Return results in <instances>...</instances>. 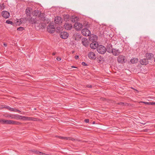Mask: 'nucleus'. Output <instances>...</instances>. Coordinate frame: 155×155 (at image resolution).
I'll list each match as a JSON object with an SVG mask.
<instances>
[{"mask_svg": "<svg viewBox=\"0 0 155 155\" xmlns=\"http://www.w3.org/2000/svg\"><path fill=\"white\" fill-rule=\"evenodd\" d=\"M97 37L96 35H92L91 36H90L89 37V39L90 41H96V40H97Z\"/></svg>", "mask_w": 155, "mask_h": 155, "instance_id": "nucleus-20", "label": "nucleus"}, {"mask_svg": "<svg viewBox=\"0 0 155 155\" xmlns=\"http://www.w3.org/2000/svg\"><path fill=\"white\" fill-rule=\"evenodd\" d=\"M98 44L96 41H93L90 45V47L92 49H95L98 47Z\"/></svg>", "mask_w": 155, "mask_h": 155, "instance_id": "nucleus-10", "label": "nucleus"}, {"mask_svg": "<svg viewBox=\"0 0 155 155\" xmlns=\"http://www.w3.org/2000/svg\"><path fill=\"white\" fill-rule=\"evenodd\" d=\"M106 51L109 53H112L113 49L112 48V46L111 44H108L106 48Z\"/></svg>", "mask_w": 155, "mask_h": 155, "instance_id": "nucleus-12", "label": "nucleus"}, {"mask_svg": "<svg viewBox=\"0 0 155 155\" xmlns=\"http://www.w3.org/2000/svg\"><path fill=\"white\" fill-rule=\"evenodd\" d=\"M121 51L119 49H116L115 48H113L112 53L115 56H117L119 55Z\"/></svg>", "mask_w": 155, "mask_h": 155, "instance_id": "nucleus-18", "label": "nucleus"}, {"mask_svg": "<svg viewBox=\"0 0 155 155\" xmlns=\"http://www.w3.org/2000/svg\"><path fill=\"white\" fill-rule=\"evenodd\" d=\"M6 23L7 24H10L12 25H13L14 24L13 23L12 21H10L9 20L6 21Z\"/></svg>", "mask_w": 155, "mask_h": 155, "instance_id": "nucleus-35", "label": "nucleus"}, {"mask_svg": "<svg viewBox=\"0 0 155 155\" xmlns=\"http://www.w3.org/2000/svg\"><path fill=\"white\" fill-rule=\"evenodd\" d=\"M10 107L6 105H0V108H6L9 110Z\"/></svg>", "mask_w": 155, "mask_h": 155, "instance_id": "nucleus-24", "label": "nucleus"}, {"mask_svg": "<svg viewBox=\"0 0 155 155\" xmlns=\"http://www.w3.org/2000/svg\"><path fill=\"white\" fill-rule=\"evenodd\" d=\"M2 16L5 18H7L10 16V13L7 11H3L1 12Z\"/></svg>", "mask_w": 155, "mask_h": 155, "instance_id": "nucleus-8", "label": "nucleus"}, {"mask_svg": "<svg viewBox=\"0 0 155 155\" xmlns=\"http://www.w3.org/2000/svg\"><path fill=\"white\" fill-rule=\"evenodd\" d=\"M101 61V60H99V61Z\"/></svg>", "mask_w": 155, "mask_h": 155, "instance_id": "nucleus-60", "label": "nucleus"}, {"mask_svg": "<svg viewBox=\"0 0 155 155\" xmlns=\"http://www.w3.org/2000/svg\"><path fill=\"white\" fill-rule=\"evenodd\" d=\"M23 20V18H21L19 20V23H18V25H20L21 24H22V21Z\"/></svg>", "mask_w": 155, "mask_h": 155, "instance_id": "nucleus-36", "label": "nucleus"}, {"mask_svg": "<svg viewBox=\"0 0 155 155\" xmlns=\"http://www.w3.org/2000/svg\"><path fill=\"white\" fill-rule=\"evenodd\" d=\"M84 121L86 123H88L89 122V120L88 119H86Z\"/></svg>", "mask_w": 155, "mask_h": 155, "instance_id": "nucleus-45", "label": "nucleus"}, {"mask_svg": "<svg viewBox=\"0 0 155 155\" xmlns=\"http://www.w3.org/2000/svg\"><path fill=\"white\" fill-rule=\"evenodd\" d=\"M41 12L38 10H35L34 12V14L35 15L38 16V17Z\"/></svg>", "mask_w": 155, "mask_h": 155, "instance_id": "nucleus-25", "label": "nucleus"}, {"mask_svg": "<svg viewBox=\"0 0 155 155\" xmlns=\"http://www.w3.org/2000/svg\"><path fill=\"white\" fill-rule=\"evenodd\" d=\"M11 124V120H7L5 124Z\"/></svg>", "mask_w": 155, "mask_h": 155, "instance_id": "nucleus-33", "label": "nucleus"}, {"mask_svg": "<svg viewBox=\"0 0 155 155\" xmlns=\"http://www.w3.org/2000/svg\"><path fill=\"white\" fill-rule=\"evenodd\" d=\"M97 50L99 53L101 54H104L106 51V48L102 45L99 46L97 47Z\"/></svg>", "mask_w": 155, "mask_h": 155, "instance_id": "nucleus-1", "label": "nucleus"}, {"mask_svg": "<svg viewBox=\"0 0 155 155\" xmlns=\"http://www.w3.org/2000/svg\"><path fill=\"white\" fill-rule=\"evenodd\" d=\"M132 64H134L137 63L138 61V59L137 58H132L130 60Z\"/></svg>", "mask_w": 155, "mask_h": 155, "instance_id": "nucleus-22", "label": "nucleus"}, {"mask_svg": "<svg viewBox=\"0 0 155 155\" xmlns=\"http://www.w3.org/2000/svg\"><path fill=\"white\" fill-rule=\"evenodd\" d=\"M74 58L76 59H78L79 58V56L78 55H75Z\"/></svg>", "mask_w": 155, "mask_h": 155, "instance_id": "nucleus-46", "label": "nucleus"}, {"mask_svg": "<svg viewBox=\"0 0 155 155\" xmlns=\"http://www.w3.org/2000/svg\"><path fill=\"white\" fill-rule=\"evenodd\" d=\"M154 127L155 128V126H154Z\"/></svg>", "mask_w": 155, "mask_h": 155, "instance_id": "nucleus-63", "label": "nucleus"}, {"mask_svg": "<svg viewBox=\"0 0 155 155\" xmlns=\"http://www.w3.org/2000/svg\"><path fill=\"white\" fill-rule=\"evenodd\" d=\"M56 53L55 52H53L52 54V55H54L56 54Z\"/></svg>", "mask_w": 155, "mask_h": 155, "instance_id": "nucleus-52", "label": "nucleus"}, {"mask_svg": "<svg viewBox=\"0 0 155 155\" xmlns=\"http://www.w3.org/2000/svg\"><path fill=\"white\" fill-rule=\"evenodd\" d=\"M76 18V17H74V18H73L71 19V21L73 22H74L75 21V19Z\"/></svg>", "mask_w": 155, "mask_h": 155, "instance_id": "nucleus-42", "label": "nucleus"}, {"mask_svg": "<svg viewBox=\"0 0 155 155\" xmlns=\"http://www.w3.org/2000/svg\"><path fill=\"white\" fill-rule=\"evenodd\" d=\"M135 90L136 91V92L137 93H138L139 92V91L137 90V89H135Z\"/></svg>", "mask_w": 155, "mask_h": 155, "instance_id": "nucleus-55", "label": "nucleus"}, {"mask_svg": "<svg viewBox=\"0 0 155 155\" xmlns=\"http://www.w3.org/2000/svg\"><path fill=\"white\" fill-rule=\"evenodd\" d=\"M17 112H18L19 113H21V111L18 109V110H17Z\"/></svg>", "mask_w": 155, "mask_h": 155, "instance_id": "nucleus-50", "label": "nucleus"}, {"mask_svg": "<svg viewBox=\"0 0 155 155\" xmlns=\"http://www.w3.org/2000/svg\"><path fill=\"white\" fill-rule=\"evenodd\" d=\"M37 25L38 26L39 28H45L46 26V24L45 23L39 22V23L37 24Z\"/></svg>", "mask_w": 155, "mask_h": 155, "instance_id": "nucleus-21", "label": "nucleus"}, {"mask_svg": "<svg viewBox=\"0 0 155 155\" xmlns=\"http://www.w3.org/2000/svg\"><path fill=\"white\" fill-rule=\"evenodd\" d=\"M67 138L68 139V140H71L72 141H75L76 140H78L77 139H74L73 138H71V137H67Z\"/></svg>", "mask_w": 155, "mask_h": 155, "instance_id": "nucleus-39", "label": "nucleus"}, {"mask_svg": "<svg viewBox=\"0 0 155 155\" xmlns=\"http://www.w3.org/2000/svg\"><path fill=\"white\" fill-rule=\"evenodd\" d=\"M16 21V23H17L16 24L18 25V23H19V19H18Z\"/></svg>", "mask_w": 155, "mask_h": 155, "instance_id": "nucleus-49", "label": "nucleus"}, {"mask_svg": "<svg viewBox=\"0 0 155 155\" xmlns=\"http://www.w3.org/2000/svg\"><path fill=\"white\" fill-rule=\"evenodd\" d=\"M125 57L123 55H119L117 58V61L120 63L123 64L125 62Z\"/></svg>", "mask_w": 155, "mask_h": 155, "instance_id": "nucleus-4", "label": "nucleus"}, {"mask_svg": "<svg viewBox=\"0 0 155 155\" xmlns=\"http://www.w3.org/2000/svg\"><path fill=\"white\" fill-rule=\"evenodd\" d=\"M62 18L60 17L57 16L55 18L54 21L56 24H60L62 22Z\"/></svg>", "mask_w": 155, "mask_h": 155, "instance_id": "nucleus-9", "label": "nucleus"}, {"mask_svg": "<svg viewBox=\"0 0 155 155\" xmlns=\"http://www.w3.org/2000/svg\"><path fill=\"white\" fill-rule=\"evenodd\" d=\"M4 46H5V47H6L7 46V44H6V43H4Z\"/></svg>", "mask_w": 155, "mask_h": 155, "instance_id": "nucleus-53", "label": "nucleus"}, {"mask_svg": "<svg viewBox=\"0 0 155 155\" xmlns=\"http://www.w3.org/2000/svg\"><path fill=\"white\" fill-rule=\"evenodd\" d=\"M146 132H148V131L149 130L148 129H146L144 130Z\"/></svg>", "mask_w": 155, "mask_h": 155, "instance_id": "nucleus-51", "label": "nucleus"}, {"mask_svg": "<svg viewBox=\"0 0 155 155\" xmlns=\"http://www.w3.org/2000/svg\"><path fill=\"white\" fill-rule=\"evenodd\" d=\"M60 37L61 38L65 39L67 38L69 36L68 34L66 32H62L60 34Z\"/></svg>", "mask_w": 155, "mask_h": 155, "instance_id": "nucleus-13", "label": "nucleus"}, {"mask_svg": "<svg viewBox=\"0 0 155 155\" xmlns=\"http://www.w3.org/2000/svg\"><path fill=\"white\" fill-rule=\"evenodd\" d=\"M14 119L17 120H25V116H23L19 115H15Z\"/></svg>", "mask_w": 155, "mask_h": 155, "instance_id": "nucleus-15", "label": "nucleus"}, {"mask_svg": "<svg viewBox=\"0 0 155 155\" xmlns=\"http://www.w3.org/2000/svg\"><path fill=\"white\" fill-rule=\"evenodd\" d=\"M40 153V155H45L46 153L41 152Z\"/></svg>", "mask_w": 155, "mask_h": 155, "instance_id": "nucleus-48", "label": "nucleus"}, {"mask_svg": "<svg viewBox=\"0 0 155 155\" xmlns=\"http://www.w3.org/2000/svg\"><path fill=\"white\" fill-rule=\"evenodd\" d=\"M131 88H132V89L134 90H135V89L133 88V87H131Z\"/></svg>", "mask_w": 155, "mask_h": 155, "instance_id": "nucleus-58", "label": "nucleus"}, {"mask_svg": "<svg viewBox=\"0 0 155 155\" xmlns=\"http://www.w3.org/2000/svg\"><path fill=\"white\" fill-rule=\"evenodd\" d=\"M22 124L20 122L15 121L13 120H11V124H12L14 125H21Z\"/></svg>", "mask_w": 155, "mask_h": 155, "instance_id": "nucleus-23", "label": "nucleus"}, {"mask_svg": "<svg viewBox=\"0 0 155 155\" xmlns=\"http://www.w3.org/2000/svg\"><path fill=\"white\" fill-rule=\"evenodd\" d=\"M24 29V28L23 27H20L17 29V30L18 31H22Z\"/></svg>", "mask_w": 155, "mask_h": 155, "instance_id": "nucleus-31", "label": "nucleus"}, {"mask_svg": "<svg viewBox=\"0 0 155 155\" xmlns=\"http://www.w3.org/2000/svg\"><path fill=\"white\" fill-rule=\"evenodd\" d=\"M72 27V25L71 23H69L68 22L65 23L64 25V28L68 30H71Z\"/></svg>", "mask_w": 155, "mask_h": 155, "instance_id": "nucleus-6", "label": "nucleus"}, {"mask_svg": "<svg viewBox=\"0 0 155 155\" xmlns=\"http://www.w3.org/2000/svg\"><path fill=\"white\" fill-rule=\"evenodd\" d=\"M0 9H2V10L4 9V6L3 7H2V5H1V4L0 5Z\"/></svg>", "mask_w": 155, "mask_h": 155, "instance_id": "nucleus-43", "label": "nucleus"}, {"mask_svg": "<svg viewBox=\"0 0 155 155\" xmlns=\"http://www.w3.org/2000/svg\"><path fill=\"white\" fill-rule=\"evenodd\" d=\"M26 120L34 121H40V119L36 118L25 116V120Z\"/></svg>", "mask_w": 155, "mask_h": 155, "instance_id": "nucleus-16", "label": "nucleus"}, {"mask_svg": "<svg viewBox=\"0 0 155 155\" xmlns=\"http://www.w3.org/2000/svg\"><path fill=\"white\" fill-rule=\"evenodd\" d=\"M6 120H4V119L3 120H0V123H1L2 124H5Z\"/></svg>", "mask_w": 155, "mask_h": 155, "instance_id": "nucleus-37", "label": "nucleus"}, {"mask_svg": "<svg viewBox=\"0 0 155 155\" xmlns=\"http://www.w3.org/2000/svg\"><path fill=\"white\" fill-rule=\"evenodd\" d=\"M154 61H155V58H154Z\"/></svg>", "mask_w": 155, "mask_h": 155, "instance_id": "nucleus-62", "label": "nucleus"}, {"mask_svg": "<svg viewBox=\"0 0 155 155\" xmlns=\"http://www.w3.org/2000/svg\"><path fill=\"white\" fill-rule=\"evenodd\" d=\"M86 26V28L83 29L81 31V33L83 35L89 36L91 34V32L87 28L89 27V26L87 25Z\"/></svg>", "mask_w": 155, "mask_h": 155, "instance_id": "nucleus-2", "label": "nucleus"}, {"mask_svg": "<svg viewBox=\"0 0 155 155\" xmlns=\"http://www.w3.org/2000/svg\"><path fill=\"white\" fill-rule=\"evenodd\" d=\"M143 103L147 105H152V102H143Z\"/></svg>", "mask_w": 155, "mask_h": 155, "instance_id": "nucleus-38", "label": "nucleus"}, {"mask_svg": "<svg viewBox=\"0 0 155 155\" xmlns=\"http://www.w3.org/2000/svg\"><path fill=\"white\" fill-rule=\"evenodd\" d=\"M33 152H34V153L37 154H39V155H40V153H41V152H39L38 151H34Z\"/></svg>", "mask_w": 155, "mask_h": 155, "instance_id": "nucleus-40", "label": "nucleus"}, {"mask_svg": "<svg viewBox=\"0 0 155 155\" xmlns=\"http://www.w3.org/2000/svg\"><path fill=\"white\" fill-rule=\"evenodd\" d=\"M47 31L50 33H53L55 31V28L54 25H49L47 28Z\"/></svg>", "mask_w": 155, "mask_h": 155, "instance_id": "nucleus-3", "label": "nucleus"}, {"mask_svg": "<svg viewBox=\"0 0 155 155\" xmlns=\"http://www.w3.org/2000/svg\"><path fill=\"white\" fill-rule=\"evenodd\" d=\"M37 19H38L36 18H31L29 20V22L31 24H37L39 23V20H37Z\"/></svg>", "mask_w": 155, "mask_h": 155, "instance_id": "nucleus-14", "label": "nucleus"}, {"mask_svg": "<svg viewBox=\"0 0 155 155\" xmlns=\"http://www.w3.org/2000/svg\"><path fill=\"white\" fill-rule=\"evenodd\" d=\"M95 123V122L94 121L93 122V124H94V123Z\"/></svg>", "mask_w": 155, "mask_h": 155, "instance_id": "nucleus-59", "label": "nucleus"}, {"mask_svg": "<svg viewBox=\"0 0 155 155\" xmlns=\"http://www.w3.org/2000/svg\"><path fill=\"white\" fill-rule=\"evenodd\" d=\"M56 59L58 61H60L61 60V58L60 57H57Z\"/></svg>", "mask_w": 155, "mask_h": 155, "instance_id": "nucleus-47", "label": "nucleus"}, {"mask_svg": "<svg viewBox=\"0 0 155 155\" xmlns=\"http://www.w3.org/2000/svg\"><path fill=\"white\" fill-rule=\"evenodd\" d=\"M1 5H2V7H3L4 6V8H5V5H4V3H2L1 4Z\"/></svg>", "mask_w": 155, "mask_h": 155, "instance_id": "nucleus-54", "label": "nucleus"}, {"mask_svg": "<svg viewBox=\"0 0 155 155\" xmlns=\"http://www.w3.org/2000/svg\"><path fill=\"white\" fill-rule=\"evenodd\" d=\"M83 25L78 22H76L74 25V27L77 31L80 30L82 28Z\"/></svg>", "mask_w": 155, "mask_h": 155, "instance_id": "nucleus-5", "label": "nucleus"}, {"mask_svg": "<svg viewBox=\"0 0 155 155\" xmlns=\"http://www.w3.org/2000/svg\"><path fill=\"white\" fill-rule=\"evenodd\" d=\"M82 44L86 47H87L89 43V40L86 38H83L82 39Z\"/></svg>", "mask_w": 155, "mask_h": 155, "instance_id": "nucleus-11", "label": "nucleus"}, {"mask_svg": "<svg viewBox=\"0 0 155 155\" xmlns=\"http://www.w3.org/2000/svg\"><path fill=\"white\" fill-rule=\"evenodd\" d=\"M5 117H8V118H10L11 119H14V118H15V117H14L15 115L8 114V115H5Z\"/></svg>", "mask_w": 155, "mask_h": 155, "instance_id": "nucleus-26", "label": "nucleus"}, {"mask_svg": "<svg viewBox=\"0 0 155 155\" xmlns=\"http://www.w3.org/2000/svg\"><path fill=\"white\" fill-rule=\"evenodd\" d=\"M18 109H15V108H12L10 107H9V110L11 111H13L15 112H17V110Z\"/></svg>", "mask_w": 155, "mask_h": 155, "instance_id": "nucleus-28", "label": "nucleus"}, {"mask_svg": "<svg viewBox=\"0 0 155 155\" xmlns=\"http://www.w3.org/2000/svg\"><path fill=\"white\" fill-rule=\"evenodd\" d=\"M26 14L28 16H30L31 15V11L29 9H26L25 11Z\"/></svg>", "mask_w": 155, "mask_h": 155, "instance_id": "nucleus-27", "label": "nucleus"}, {"mask_svg": "<svg viewBox=\"0 0 155 155\" xmlns=\"http://www.w3.org/2000/svg\"><path fill=\"white\" fill-rule=\"evenodd\" d=\"M40 20L39 22H41L42 21H45V17H44L43 18H40V19H39Z\"/></svg>", "mask_w": 155, "mask_h": 155, "instance_id": "nucleus-30", "label": "nucleus"}, {"mask_svg": "<svg viewBox=\"0 0 155 155\" xmlns=\"http://www.w3.org/2000/svg\"><path fill=\"white\" fill-rule=\"evenodd\" d=\"M127 104V103H124V102H120V103H117V104L118 105H126V104Z\"/></svg>", "mask_w": 155, "mask_h": 155, "instance_id": "nucleus-32", "label": "nucleus"}, {"mask_svg": "<svg viewBox=\"0 0 155 155\" xmlns=\"http://www.w3.org/2000/svg\"><path fill=\"white\" fill-rule=\"evenodd\" d=\"M101 61V60H99V61Z\"/></svg>", "mask_w": 155, "mask_h": 155, "instance_id": "nucleus-61", "label": "nucleus"}, {"mask_svg": "<svg viewBox=\"0 0 155 155\" xmlns=\"http://www.w3.org/2000/svg\"><path fill=\"white\" fill-rule=\"evenodd\" d=\"M153 54L151 53H147L146 54V57L147 58V59L148 60H151L152 59L153 57Z\"/></svg>", "mask_w": 155, "mask_h": 155, "instance_id": "nucleus-19", "label": "nucleus"}, {"mask_svg": "<svg viewBox=\"0 0 155 155\" xmlns=\"http://www.w3.org/2000/svg\"><path fill=\"white\" fill-rule=\"evenodd\" d=\"M141 64L143 65H146L148 63V61L147 58H143L140 61Z\"/></svg>", "mask_w": 155, "mask_h": 155, "instance_id": "nucleus-17", "label": "nucleus"}, {"mask_svg": "<svg viewBox=\"0 0 155 155\" xmlns=\"http://www.w3.org/2000/svg\"><path fill=\"white\" fill-rule=\"evenodd\" d=\"M88 57L91 60H94L96 59V55L95 53L92 51L89 52L88 54Z\"/></svg>", "mask_w": 155, "mask_h": 155, "instance_id": "nucleus-7", "label": "nucleus"}, {"mask_svg": "<svg viewBox=\"0 0 155 155\" xmlns=\"http://www.w3.org/2000/svg\"><path fill=\"white\" fill-rule=\"evenodd\" d=\"M44 17H45L44 14L41 12V13H40V15H39V16H38L37 19L38 20V19H40V18H43Z\"/></svg>", "mask_w": 155, "mask_h": 155, "instance_id": "nucleus-29", "label": "nucleus"}, {"mask_svg": "<svg viewBox=\"0 0 155 155\" xmlns=\"http://www.w3.org/2000/svg\"><path fill=\"white\" fill-rule=\"evenodd\" d=\"M152 105H155V102H152Z\"/></svg>", "mask_w": 155, "mask_h": 155, "instance_id": "nucleus-56", "label": "nucleus"}, {"mask_svg": "<svg viewBox=\"0 0 155 155\" xmlns=\"http://www.w3.org/2000/svg\"><path fill=\"white\" fill-rule=\"evenodd\" d=\"M71 67L73 68H77L76 67L74 66H72Z\"/></svg>", "mask_w": 155, "mask_h": 155, "instance_id": "nucleus-57", "label": "nucleus"}, {"mask_svg": "<svg viewBox=\"0 0 155 155\" xmlns=\"http://www.w3.org/2000/svg\"><path fill=\"white\" fill-rule=\"evenodd\" d=\"M57 137L61 139H66V140L68 139L67 138V137H62L58 136H57Z\"/></svg>", "mask_w": 155, "mask_h": 155, "instance_id": "nucleus-34", "label": "nucleus"}, {"mask_svg": "<svg viewBox=\"0 0 155 155\" xmlns=\"http://www.w3.org/2000/svg\"><path fill=\"white\" fill-rule=\"evenodd\" d=\"M86 87L88 88H91L92 86L91 85H86Z\"/></svg>", "mask_w": 155, "mask_h": 155, "instance_id": "nucleus-44", "label": "nucleus"}, {"mask_svg": "<svg viewBox=\"0 0 155 155\" xmlns=\"http://www.w3.org/2000/svg\"><path fill=\"white\" fill-rule=\"evenodd\" d=\"M81 64L84 66H85L88 65L84 62H82L81 63Z\"/></svg>", "mask_w": 155, "mask_h": 155, "instance_id": "nucleus-41", "label": "nucleus"}]
</instances>
